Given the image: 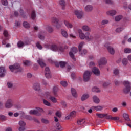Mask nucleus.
<instances>
[{
    "instance_id": "2eb2a0df",
    "label": "nucleus",
    "mask_w": 131,
    "mask_h": 131,
    "mask_svg": "<svg viewBox=\"0 0 131 131\" xmlns=\"http://www.w3.org/2000/svg\"><path fill=\"white\" fill-rule=\"evenodd\" d=\"M6 68L5 67H0V77H4L6 74Z\"/></svg>"
},
{
    "instance_id": "423d86ee",
    "label": "nucleus",
    "mask_w": 131,
    "mask_h": 131,
    "mask_svg": "<svg viewBox=\"0 0 131 131\" xmlns=\"http://www.w3.org/2000/svg\"><path fill=\"white\" fill-rule=\"evenodd\" d=\"M44 98L46 99V100H51L52 103H57L58 100H57V98H56L54 96H50V92H46L44 94Z\"/></svg>"
},
{
    "instance_id": "a878e982",
    "label": "nucleus",
    "mask_w": 131,
    "mask_h": 131,
    "mask_svg": "<svg viewBox=\"0 0 131 131\" xmlns=\"http://www.w3.org/2000/svg\"><path fill=\"white\" fill-rule=\"evenodd\" d=\"M37 63L41 67H45L46 66V63L43 62L42 58H39V60H37Z\"/></svg>"
},
{
    "instance_id": "37998d69",
    "label": "nucleus",
    "mask_w": 131,
    "mask_h": 131,
    "mask_svg": "<svg viewBox=\"0 0 131 131\" xmlns=\"http://www.w3.org/2000/svg\"><path fill=\"white\" fill-rule=\"evenodd\" d=\"M36 17V15L35 14V11L34 10H33L31 13V18L32 19V20H34Z\"/></svg>"
},
{
    "instance_id": "9d476101",
    "label": "nucleus",
    "mask_w": 131,
    "mask_h": 131,
    "mask_svg": "<svg viewBox=\"0 0 131 131\" xmlns=\"http://www.w3.org/2000/svg\"><path fill=\"white\" fill-rule=\"evenodd\" d=\"M92 74V72L90 71H85L83 74V80L84 81H89L90 78H91V75Z\"/></svg>"
},
{
    "instance_id": "c9c22d12",
    "label": "nucleus",
    "mask_w": 131,
    "mask_h": 131,
    "mask_svg": "<svg viewBox=\"0 0 131 131\" xmlns=\"http://www.w3.org/2000/svg\"><path fill=\"white\" fill-rule=\"evenodd\" d=\"M123 30H124V27L123 26L119 27L116 29V32H121V31H123Z\"/></svg>"
},
{
    "instance_id": "6ab92c4d",
    "label": "nucleus",
    "mask_w": 131,
    "mask_h": 131,
    "mask_svg": "<svg viewBox=\"0 0 131 131\" xmlns=\"http://www.w3.org/2000/svg\"><path fill=\"white\" fill-rule=\"evenodd\" d=\"M92 72L95 74V75H97V76H99V75H100L101 74L100 70H99V69L96 67H94L92 69Z\"/></svg>"
},
{
    "instance_id": "a211bd4d",
    "label": "nucleus",
    "mask_w": 131,
    "mask_h": 131,
    "mask_svg": "<svg viewBox=\"0 0 131 131\" xmlns=\"http://www.w3.org/2000/svg\"><path fill=\"white\" fill-rule=\"evenodd\" d=\"M117 14V11L116 10H108L106 12V15L108 16H115Z\"/></svg>"
},
{
    "instance_id": "b1692460",
    "label": "nucleus",
    "mask_w": 131,
    "mask_h": 131,
    "mask_svg": "<svg viewBox=\"0 0 131 131\" xmlns=\"http://www.w3.org/2000/svg\"><path fill=\"white\" fill-rule=\"evenodd\" d=\"M33 88L35 90V91H40V85L38 83H34L33 84Z\"/></svg>"
},
{
    "instance_id": "5701e85b",
    "label": "nucleus",
    "mask_w": 131,
    "mask_h": 131,
    "mask_svg": "<svg viewBox=\"0 0 131 131\" xmlns=\"http://www.w3.org/2000/svg\"><path fill=\"white\" fill-rule=\"evenodd\" d=\"M84 10L87 12H92L93 11V6L91 5H86L84 7Z\"/></svg>"
},
{
    "instance_id": "39448f33",
    "label": "nucleus",
    "mask_w": 131,
    "mask_h": 131,
    "mask_svg": "<svg viewBox=\"0 0 131 131\" xmlns=\"http://www.w3.org/2000/svg\"><path fill=\"white\" fill-rule=\"evenodd\" d=\"M125 88L123 89V92L125 94H129L131 91L130 83L128 81H124Z\"/></svg>"
},
{
    "instance_id": "0eeeda50",
    "label": "nucleus",
    "mask_w": 131,
    "mask_h": 131,
    "mask_svg": "<svg viewBox=\"0 0 131 131\" xmlns=\"http://www.w3.org/2000/svg\"><path fill=\"white\" fill-rule=\"evenodd\" d=\"M107 59L105 57H101L98 60V66L100 68H102L103 66L107 65Z\"/></svg>"
},
{
    "instance_id": "603ef678",
    "label": "nucleus",
    "mask_w": 131,
    "mask_h": 131,
    "mask_svg": "<svg viewBox=\"0 0 131 131\" xmlns=\"http://www.w3.org/2000/svg\"><path fill=\"white\" fill-rule=\"evenodd\" d=\"M45 76L46 78H48V79H49V78H52V74H51V73H46L45 74Z\"/></svg>"
},
{
    "instance_id": "09e8293b",
    "label": "nucleus",
    "mask_w": 131,
    "mask_h": 131,
    "mask_svg": "<svg viewBox=\"0 0 131 131\" xmlns=\"http://www.w3.org/2000/svg\"><path fill=\"white\" fill-rule=\"evenodd\" d=\"M60 84H61V85H62V86H64V88H66V86H67V85H68L67 82H66L65 81H61L60 82Z\"/></svg>"
},
{
    "instance_id": "aec40b11",
    "label": "nucleus",
    "mask_w": 131,
    "mask_h": 131,
    "mask_svg": "<svg viewBox=\"0 0 131 131\" xmlns=\"http://www.w3.org/2000/svg\"><path fill=\"white\" fill-rule=\"evenodd\" d=\"M92 109H94L96 111H102L104 109V106L101 105L92 106Z\"/></svg>"
},
{
    "instance_id": "2f4dec72",
    "label": "nucleus",
    "mask_w": 131,
    "mask_h": 131,
    "mask_svg": "<svg viewBox=\"0 0 131 131\" xmlns=\"http://www.w3.org/2000/svg\"><path fill=\"white\" fill-rule=\"evenodd\" d=\"M90 97V95L88 94H84L81 97V101H85L86 99Z\"/></svg>"
},
{
    "instance_id": "f3484780",
    "label": "nucleus",
    "mask_w": 131,
    "mask_h": 131,
    "mask_svg": "<svg viewBox=\"0 0 131 131\" xmlns=\"http://www.w3.org/2000/svg\"><path fill=\"white\" fill-rule=\"evenodd\" d=\"M63 23L65 26H66L67 28L71 29L73 28V25H72V24H71V23L69 22L68 20H64Z\"/></svg>"
},
{
    "instance_id": "f03ea898",
    "label": "nucleus",
    "mask_w": 131,
    "mask_h": 131,
    "mask_svg": "<svg viewBox=\"0 0 131 131\" xmlns=\"http://www.w3.org/2000/svg\"><path fill=\"white\" fill-rule=\"evenodd\" d=\"M13 106L14 100L12 99L8 98L5 103V107L6 109H11Z\"/></svg>"
},
{
    "instance_id": "f704fd0d",
    "label": "nucleus",
    "mask_w": 131,
    "mask_h": 131,
    "mask_svg": "<svg viewBox=\"0 0 131 131\" xmlns=\"http://www.w3.org/2000/svg\"><path fill=\"white\" fill-rule=\"evenodd\" d=\"M124 53L125 54H130L131 49L129 48H125L124 49Z\"/></svg>"
},
{
    "instance_id": "e433bc0d",
    "label": "nucleus",
    "mask_w": 131,
    "mask_h": 131,
    "mask_svg": "<svg viewBox=\"0 0 131 131\" xmlns=\"http://www.w3.org/2000/svg\"><path fill=\"white\" fill-rule=\"evenodd\" d=\"M36 47L37 48H38V50H42V49L43 48V47H42V46H41L39 42H37L36 43Z\"/></svg>"
},
{
    "instance_id": "412c9836",
    "label": "nucleus",
    "mask_w": 131,
    "mask_h": 131,
    "mask_svg": "<svg viewBox=\"0 0 131 131\" xmlns=\"http://www.w3.org/2000/svg\"><path fill=\"white\" fill-rule=\"evenodd\" d=\"M44 96H45V94H43L42 96L43 103L46 106H48V107H51V103H50V102H49L48 100H46V98Z\"/></svg>"
},
{
    "instance_id": "58836bf2",
    "label": "nucleus",
    "mask_w": 131,
    "mask_h": 131,
    "mask_svg": "<svg viewBox=\"0 0 131 131\" xmlns=\"http://www.w3.org/2000/svg\"><path fill=\"white\" fill-rule=\"evenodd\" d=\"M86 53H88V51L85 49L81 50L80 51H79V54L80 55H82V56H83V55H86Z\"/></svg>"
},
{
    "instance_id": "bb28decb",
    "label": "nucleus",
    "mask_w": 131,
    "mask_h": 131,
    "mask_svg": "<svg viewBox=\"0 0 131 131\" xmlns=\"http://www.w3.org/2000/svg\"><path fill=\"white\" fill-rule=\"evenodd\" d=\"M58 91L59 89H58V86H54L52 89V93L54 96H57L58 95Z\"/></svg>"
},
{
    "instance_id": "e2e57ef3",
    "label": "nucleus",
    "mask_w": 131,
    "mask_h": 131,
    "mask_svg": "<svg viewBox=\"0 0 131 131\" xmlns=\"http://www.w3.org/2000/svg\"><path fill=\"white\" fill-rule=\"evenodd\" d=\"M38 38L41 39V40H43V39H45V36H43L42 34L39 33L38 34Z\"/></svg>"
},
{
    "instance_id": "cd10ccee",
    "label": "nucleus",
    "mask_w": 131,
    "mask_h": 131,
    "mask_svg": "<svg viewBox=\"0 0 131 131\" xmlns=\"http://www.w3.org/2000/svg\"><path fill=\"white\" fill-rule=\"evenodd\" d=\"M71 92L72 93V96L74 97V98H77V93L74 88H71Z\"/></svg>"
},
{
    "instance_id": "5fc2aeb1",
    "label": "nucleus",
    "mask_w": 131,
    "mask_h": 131,
    "mask_svg": "<svg viewBox=\"0 0 131 131\" xmlns=\"http://www.w3.org/2000/svg\"><path fill=\"white\" fill-rule=\"evenodd\" d=\"M37 111H38V112H40L41 113H45V111L43 110V109L40 108V107H36V108Z\"/></svg>"
},
{
    "instance_id": "4d7b16f0",
    "label": "nucleus",
    "mask_w": 131,
    "mask_h": 131,
    "mask_svg": "<svg viewBox=\"0 0 131 131\" xmlns=\"http://www.w3.org/2000/svg\"><path fill=\"white\" fill-rule=\"evenodd\" d=\"M112 120H114V121H119V122H121V121H119V117H113Z\"/></svg>"
},
{
    "instance_id": "0e129e2a",
    "label": "nucleus",
    "mask_w": 131,
    "mask_h": 131,
    "mask_svg": "<svg viewBox=\"0 0 131 131\" xmlns=\"http://www.w3.org/2000/svg\"><path fill=\"white\" fill-rule=\"evenodd\" d=\"M55 115L56 116H57V117H59V118L62 116V114L60 111H57L55 113Z\"/></svg>"
},
{
    "instance_id": "680f3d73",
    "label": "nucleus",
    "mask_w": 131,
    "mask_h": 131,
    "mask_svg": "<svg viewBox=\"0 0 131 131\" xmlns=\"http://www.w3.org/2000/svg\"><path fill=\"white\" fill-rule=\"evenodd\" d=\"M71 117H75V115H76V112L75 111H73L70 114Z\"/></svg>"
},
{
    "instance_id": "3c124183",
    "label": "nucleus",
    "mask_w": 131,
    "mask_h": 131,
    "mask_svg": "<svg viewBox=\"0 0 131 131\" xmlns=\"http://www.w3.org/2000/svg\"><path fill=\"white\" fill-rule=\"evenodd\" d=\"M25 118H26V119H28V120H32V119H33L31 116L28 115H26L25 116Z\"/></svg>"
},
{
    "instance_id": "6e6552de",
    "label": "nucleus",
    "mask_w": 131,
    "mask_h": 131,
    "mask_svg": "<svg viewBox=\"0 0 131 131\" xmlns=\"http://www.w3.org/2000/svg\"><path fill=\"white\" fill-rule=\"evenodd\" d=\"M110 42H106L104 44V47L106 48L108 52L111 54V55H114L115 54V50H114V48L113 47L110 46H111Z\"/></svg>"
},
{
    "instance_id": "79ce46f5",
    "label": "nucleus",
    "mask_w": 131,
    "mask_h": 131,
    "mask_svg": "<svg viewBox=\"0 0 131 131\" xmlns=\"http://www.w3.org/2000/svg\"><path fill=\"white\" fill-rule=\"evenodd\" d=\"M66 64H67V62L65 61L59 62V66L60 67H61V68H63L64 66H66Z\"/></svg>"
},
{
    "instance_id": "8fccbe9b",
    "label": "nucleus",
    "mask_w": 131,
    "mask_h": 131,
    "mask_svg": "<svg viewBox=\"0 0 131 131\" xmlns=\"http://www.w3.org/2000/svg\"><path fill=\"white\" fill-rule=\"evenodd\" d=\"M24 27H25V28H29L30 27V25L27 21H24L23 23Z\"/></svg>"
},
{
    "instance_id": "6e6d98bb",
    "label": "nucleus",
    "mask_w": 131,
    "mask_h": 131,
    "mask_svg": "<svg viewBox=\"0 0 131 131\" xmlns=\"http://www.w3.org/2000/svg\"><path fill=\"white\" fill-rule=\"evenodd\" d=\"M44 48L47 50H51V45L49 43H46L44 45Z\"/></svg>"
},
{
    "instance_id": "69168bd1",
    "label": "nucleus",
    "mask_w": 131,
    "mask_h": 131,
    "mask_svg": "<svg viewBox=\"0 0 131 131\" xmlns=\"http://www.w3.org/2000/svg\"><path fill=\"white\" fill-rule=\"evenodd\" d=\"M24 64L25 65V66H29L30 65V61L26 60L24 61Z\"/></svg>"
},
{
    "instance_id": "774afa93",
    "label": "nucleus",
    "mask_w": 131,
    "mask_h": 131,
    "mask_svg": "<svg viewBox=\"0 0 131 131\" xmlns=\"http://www.w3.org/2000/svg\"><path fill=\"white\" fill-rule=\"evenodd\" d=\"M19 131H24L25 130V126H19L18 128Z\"/></svg>"
},
{
    "instance_id": "a18cd8bd",
    "label": "nucleus",
    "mask_w": 131,
    "mask_h": 131,
    "mask_svg": "<svg viewBox=\"0 0 131 131\" xmlns=\"http://www.w3.org/2000/svg\"><path fill=\"white\" fill-rule=\"evenodd\" d=\"M18 124L19 125V126H25V125H26V123H25V122H24V121H20L18 123Z\"/></svg>"
},
{
    "instance_id": "f8f14e48",
    "label": "nucleus",
    "mask_w": 131,
    "mask_h": 131,
    "mask_svg": "<svg viewBox=\"0 0 131 131\" xmlns=\"http://www.w3.org/2000/svg\"><path fill=\"white\" fill-rule=\"evenodd\" d=\"M85 39L88 40V41H94L96 39L95 38V36L93 35H90V32L85 33Z\"/></svg>"
},
{
    "instance_id": "c756f323",
    "label": "nucleus",
    "mask_w": 131,
    "mask_h": 131,
    "mask_svg": "<svg viewBox=\"0 0 131 131\" xmlns=\"http://www.w3.org/2000/svg\"><path fill=\"white\" fill-rule=\"evenodd\" d=\"M123 117L124 118L126 121H129L130 120V119H129V116H128V114L127 113H124L123 114Z\"/></svg>"
},
{
    "instance_id": "a19ab883",
    "label": "nucleus",
    "mask_w": 131,
    "mask_h": 131,
    "mask_svg": "<svg viewBox=\"0 0 131 131\" xmlns=\"http://www.w3.org/2000/svg\"><path fill=\"white\" fill-rule=\"evenodd\" d=\"M128 61L127 60V59L124 58L122 60V64L124 66H126L127 65Z\"/></svg>"
},
{
    "instance_id": "ea45409f",
    "label": "nucleus",
    "mask_w": 131,
    "mask_h": 131,
    "mask_svg": "<svg viewBox=\"0 0 131 131\" xmlns=\"http://www.w3.org/2000/svg\"><path fill=\"white\" fill-rule=\"evenodd\" d=\"M106 115H105V114H96V116H98L99 118H104Z\"/></svg>"
},
{
    "instance_id": "49530a36",
    "label": "nucleus",
    "mask_w": 131,
    "mask_h": 131,
    "mask_svg": "<svg viewBox=\"0 0 131 131\" xmlns=\"http://www.w3.org/2000/svg\"><path fill=\"white\" fill-rule=\"evenodd\" d=\"M55 127L58 130H62V126H61L59 123L56 124Z\"/></svg>"
},
{
    "instance_id": "7ed1b4c3",
    "label": "nucleus",
    "mask_w": 131,
    "mask_h": 131,
    "mask_svg": "<svg viewBox=\"0 0 131 131\" xmlns=\"http://www.w3.org/2000/svg\"><path fill=\"white\" fill-rule=\"evenodd\" d=\"M51 23L53 24V26L55 27L57 29H60L61 27V24L59 23V19L56 17H53L51 18Z\"/></svg>"
},
{
    "instance_id": "20e7f679",
    "label": "nucleus",
    "mask_w": 131,
    "mask_h": 131,
    "mask_svg": "<svg viewBox=\"0 0 131 131\" xmlns=\"http://www.w3.org/2000/svg\"><path fill=\"white\" fill-rule=\"evenodd\" d=\"M9 69L12 72H14L15 70H17L19 72H21L23 69L20 68V64L18 63H15L14 65L9 66Z\"/></svg>"
},
{
    "instance_id": "de8ad7c7",
    "label": "nucleus",
    "mask_w": 131,
    "mask_h": 131,
    "mask_svg": "<svg viewBox=\"0 0 131 131\" xmlns=\"http://www.w3.org/2000/svg\"><path fill=\"white\" fill-rule=\"evenodd\" d=\"M123 8L124 10H126L128 9V5L127 4V2H125L123 4Z\"/></svg>"
},
{
    "instance_id": "f257e3e1",
    "label": "nucleus",
    "mask_w": 131,
    "mask_h": 131,
    "mask_svg": "<svg viewBox=\"0 0 131 131\" xmlns=\"http://www.w3.org/2000/svg\"><path fill=\"white\" fill-rule=\"evenodd\" d=\"M50 50L53 52H63V51H64V48L61 46L52 44L50 46Z\"/></svg>"
},
{
    "instance_id": "1a4fd4ad",
    "label": "nucleus",
    "mask_w": 131,
    "mask_h": 131,
    "mask_svg": "<svg viewBox=\"0 0 131 131\" xmlns=\"http://www.w3.org/2000/svg\"><path fill=\"white\" fill-rule=\"evenodd\" d=\"M77 53V48L73 47L71 49V51L69 52L70 57L73 61H75V56H74L75 54Z\"/></svg>"
},
{
    "instance_id": "dca6fc26",
    "label": "nucleus",
    "mask_w": 131,
    "mask_h": 131,
    "mask_svg": "<svg viewBox=\"0 0 131 131\" xmlns=\"http://www.w3.org/2000/svg\"><path fill=\"white\" fill-rule=\"evenodd\" d=\"M78 32L79 34V37L81 38V39H85V37H86V35L85 36V34L82 32V30L79 29L78 30Z\"/></svg>"
},
{
    "instance_id": "bf43d9fd",
    "label": "nucleus",
    "mask_w": 131,
    "mask_h": 131,
    "mask_svg": "<svg viewBox=\"0 0 131 131\" xmlns=\"http://www.w3.org/2000/svg\"><path fill=\"white\" fill-rule=\"evenodd\" d=\"M2 4L3 6H8V1L7 0H1Z\"/></svg>"
},
{
    "instance_id": "c85d7f7f",
    "label": "nucleus",
    "mask_w": 131,
    "mask_h": 131,
    "mask_svg": "<svg viewBox=\"0 0 131 131\" xmlns=\"http://www.w3.org/2000/svg\"><path fill=\"white\" fill-rule=\"evenodd\" d=\"M82 29L83 31H90L91 32V28L88 25H84L82 27Z\"/></svg>"
},
{
    "instance_id": "052dcab7",
    "label": "nucleus",
    "mask_w": 131,
    "mask_h": 131,
    "mask_svg": "<svg viewBox=\"0 0 131 131\" xmlns=\"http://www.w3.org/2000/svg\"><path fill=\"white\" fill-rule=\"evenodd\" d=\"M7 117L5 115H0V120H6Z\"/></svg>"
},
{
    "instance_id": "9b49d317",
    "label": "nucleus",
    "mask_w": 131,
    "mask_h": 131,
    "mask_svg": "<svg viewBox=\"0 0 131 131\" xmlns=\"http://www.w3.org/2000/svg\"><path fill=\"white\" fill-rule=\"evenodd\" d=\"M74 13L78 19H82L83 18V11L82 9L76 10H75Z\"/></svg>"
},
{
    "instance_id": "7c9ffc66",
    "label": "nucleus",
    "mask_w": 131,
    "mask_h": 131,
    "mask_svg": "<svg viewBox=\"0 0 131 131\" xmlns=\"http://www.w3.org/2000/svg\"><path fill=\"white\" fill-rule=\"evenodd\" d=\"M92 92H93V93H101V90L98 87H93L92 89Z\"/></svg>"
},
{
    "instance_id": "c03bdc74",
    "label": "nucleus",
    "mask_w": 131,
    "mask_h": 131,
    "mask_svg": "<svg viewBox=\"0 0 131 131\" xmlns=\"http://www.w3.org/2000/svg\"><path fill=\"white\" fill-rule=\"evenodd\" d=\"M113 74L115 75H118V74H119V70L118 69H114L113 70Z\"/></svg>"
},
{
    "instance_id": "ddd939ff",
    "label": "nucleus",
    "mask_w": 131,
    "mask_h": 131,
    "mask_svg": "<svg viewBox=\"0 0 131 131\" xmlns=\"http://www.w3.org/2000/svg\"><path fill=\"white\" fill-rule=\"evenodd\" d=\"M30 43L29 41H19L17 42V47L19 48H22L23 47H25V46H28Z\"/></svg>"
},
{
    "instance_id": "338daca9",
    "label": "nucleus",
    "mask_w": 131,
    "mask_h": 131,
    "mask_svg": "<svg viewBox=\"0 0 131 131\" xmlns=\"http://www.w3.org/2000/svg\"><path fill=\"white\" fill-rule=\"evenodd\" d=\"M41 122H42V123H45V124H48V123H49V120L46 119H42Z\"/></svg>"
},
{
    "instance_id": "4be33fe9",
    "label": "nucleus",
    "mask_w": 131,
    "mask_h": 131,
    "mask_svg": "<svg viewBox=\"0 0 131 131\" xmlns=\"http://www.w3.org/2000/svg\"><path fill=\"white\" fill-rule=\"evenodd\" d=\"M92 99L94 103H95V104H100V102H101V101L100 100V98H99L98 96L94 95L93 96Z\"/></svg>"
},
{
    "instance_id": "864d4df0",
    "label": "nucleus",
    "mask_w": 131,
    "mask_h": 131,
    "mask_svg": "<svg viewBox=\"0 0 131 131\" xmlns=\"http://www.w3.org/2000/svg\"><path fill=\"white\" fill-rule=\"evenodd\" d=\"M83 45H84V43L83 42H81V43H79L78 46L79 52H80V50H81V49H82V47H83Z\"/></svg>"
},
{
    "instance_id": "4468645a",
    "label": "nucleus",
    "mask_w": 131,
    "mask_h": 131,
    "mask_svg": "<svg viewBox=\"0 0 131 131\" xmlns=\"http://www.w3.org/2000/svg\"><path fill=\"white\" fill-rule=\"evenodd\" d=\"M29 114H30L31 115H36L37 116H41V114L38 111H37L36 110H30L29 112Z\"/></svg>"
},
{
    "instance_id": "4c0bfd02",
    "label": "nucleus",
    "mask_w": 131,
    "mask_h": 131,
    "mask_svg": "<svg viewBox=\"0 0 131 131\" xmlns=\"http://www.w3.org/2000/svg\"><path fill=\"white\" fill-rule=\"evenodd\" d=\"M123 17L122 15H117L116 16H115V21H116V22H118L120 20H121V19H122Z\"/></svg>"
},
{
    "instance_id": "72a5a7b5",
    "label": "nucleus",
    "mask_w": 131,
    "mask_h": 131,
    "mask_svg": "<svg viewBox=\"0 0 131 131\" xmlns=\"http://www.w3.org/2000/svg\"><path fill=\"white\" fill-rule=\"evenodd\" d=\"M46 29L48 32H53V31H54V29H53L51 26H47Z\"/></svg>"
},
{
    "instance_id": "473e14b6",
    "label": "nucleus",
    "mask_w": 131,
    "mask_h": 131,
    "mask_svg": "<svg viewBox=\"0 0 131 131\" xmlns=\"http://www.w3.org/2000/svg\"><path fill=\"white\" fill-rule=\"evenodd\" d=\"M85 122V120L84 119H79L77 121V123L78 125H82Z\"/></svg>"
},
{
    "instance_id": "13d9d810",
    "label": "nucleus",
    "mask_w": 131,
    "mask_h": 131,
    "mask_svg": "<svg viewBox=\"0 0 131 131\" xmlns=\"http://www.w3.org/2000/svg\"><path fill=\"white\" fill-rule=\"evenodd\" d=\"M105 117L106 119H110L111 120H112L113 117L111 116V115H108V114H105Z\"/></svg>"
},
{
    "instance_id": "393cba45",
    "label": "nucleus",
    "mask_w": 131,
    "mask_h": 131,
    "mask_svg": "<svg viewBox=\"0 0 131 131\" xmlns=\"http://www.w3.org/2000/svg\"><path fill=\"white\" fill-rule=\"evenodd\" d=\"M61 34L62 36L65 38H68V33H67V31H66V30L64 29H61Z\"/></svg>"
}]
</instances>
